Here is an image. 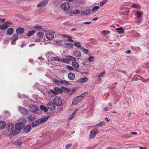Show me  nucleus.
<instances>
[{
	"label": "nucleus",
	"instance_id": "f257e3e1",
	"mask_svg": "<svg viewBox=\"0 0 149 149\" xmlns=\"http://www.w3.org/2000/svg\"><path fill=\"white\" fill-rule=\"evenodd\" d=\"M87 93V92L83 93L81 95L74 97L72 101V105H75L78 104L83 99Z\"/></svg>",
	"mask_w": 149,
	"mask_h": 149
},
{
	"label": "nucleus",
	"instance_id": "f03ea898",
	"mask_svg": "<svg viewBox=\"0 0 149 149\" xmlns=\"http://www.w3.org/2000/svg\"><path fill=\"white\" fill-rule=\"evenodd\" d=\"M24 126L19 123H17L15 125V130L12 132V134L14 135L17 134Z\"/></svg>",
	"mask_w": 149,
	"mask_h": 149
},
{
	"label": "nucleus",
	"instance_id": "7ed1b4c3",
	"mask_svg": "<svg viewBox=\"0 0 149 149\" xmlns=\"http://www.w3.org/2000/svg\"><path fill=\"white\" fill-rule=\"evenodd\" d=\"M143 15V13L142 12L138 10L136 11V18L137 19L136 23L137 24L140 23L142 20V17Z\"/></svg>",
	"mask_w": 149,
	"mask_h": 149
},
{
	"label": "nucleus",
	"instance_id": "20e7f679",
	"mask_svg": "<svg viewBox=\"0 0 149 149\" xmlns=\"http://www.w3.org/2000/svg\"><path fill=\"white\" fill-rule=\"evenodd\" d=\"M53 102L54 104L57 106H61L62 104V99L59 97H56L54 98Z\"/></svg>",
	"mask_w": 149,
	"mask_h": 149
},
{
	"label": "nucleus",
	"instance_id": "39448f33",
	"mask_svg": "<svg viewBox=\"0 0 149 149\" xmlns=\"http://www.w3.org/2000/svg\"><path fill=\"white\" fill-rule=\"evenodd\" d=\"M63 92L62 90L59 88L55 87L54 90H52L49 91L48 93H52L55 95H58L59 93H61Z\"/></svg>",
	"mask_w": 149,
	"mask_h": 149
},
{
	"label": "nucleus",
	"instance_id": "423d86ee",
	"mask_svg": "<svg viewBox=\"0 0 149 149\" xmlns=\"http://www.w3.org/2000/svg\"><path fill=\"white\" fill-rule=\"evenodd\" d=\"M30 110L36 114H40L41 113L40 111L38 110V108L35 105H31L30 106Z\"/></svg>",
	"mask_w": 149,
	"mask_h": 149
},
{
	"label": "nucleus",
	"instance_id": "0eeeda50",
	"mask_svg": "<svg viewBox=\"0 0 149 149\" xmlns=\"http://www.w3.org/2000/svg\"><path fill=\"white\" fill-rule=\"evenodd\" d=\"M99 133L98 129H95L92 130L90 131V133L89 135V138L92 139L94 138L95 135Z\"/></svg>",
	"mask_w": 149,
	"mask_h": 149
},
{
	"label": "nucleus",
	"instance_id": "6e6552de",
	"mask_svg": "<svg viewBox=\"0 0 149 149\" xmlns=\"http://www.w3.org/2000/svg\"><path fill=\"white\" fill-rule=\"evenodd\" d=\"M18 108L19 111L22 114L26 115L28 113L29 111L26 109L20 107H19Z\"/></svg>",
	"mask_w": 149,
	"mask_h": 149
},
{
	"label": "nucleus",
	"instance_id": "1a4fd4ad",
	"mask_svg": "<svg viewBox=\"0 0 149 149\" xmlns=\"http://www.w3.org/2000/svg\"><path fill=\"white\" fill-rule=\"evenodd\" d=\"M61 7L64 11H67L69 10L70 7L68 3L66 2H65L62 4Z\"/></svg>",
	"mask_w": 149,
	"mask_h": 149
},
{
	"label": "nucleus",
	"instance_id": "9d476101",
	"mask_svg": "<svg viewBox=\"0 0 149 149\" xmlns=\"http://www.w3.org/2000/svg\"><path fill=\"white\" fill-rule=\"evenodd\" d=\"M48 0H44L38 3L37 5L38 8H40L46 6L48 2Z\"/></svg>",
	"mask_w": 149,
	"mask_h": 149
},
{
	"label": "nucleus",
	"instance_id": "9b49d317",
	"mask_svg": "<svg viewBox=\"0 0 149 149\" xmlns=\"http://www.w3.org/2000/svg\"><path fill=\"white\" fill-rule=\"evenodd\" d=\"M72 53L73 56L77 58H79L81 56V53L79 50H74L73 51Z\"/></svg>",
	"mask_w": 149,
	"mask_h": 149
},
{
	"label": "nucleus",
	"instance_id": "f8f14e48",
	"mask_svg": "<svg viewBox=\"0 0 149 149\" xmlns=\"http://www.w3.org/2000/svg\"><path fill=\"white\" fill-rule=\"evenodd\" d=\"M79 110L78 109H75L74 110V112L70 114L69 116L68 120H72L73 118L75 116L76 114L77 113V111Z\"/></svg>",
	"mask_w": 149,
	"mask_h": 149
},
{
	"label": "nucleus",
	"instance_id": "ddd939ff",
	"mask_svg": "<svg viewBox=\"0 0 149 149\" xmlns=\"http://www.w3.org/2000/svg\"><path fill=\"white\" fill-rule=\"evenodd\" d=\"M14 127L15 126L12 123H9L7 125V129L9 132H12Z\"/></svg>",
	"mask_w": 149,
	"mask_h": 149
},
{
	"label": "nucleus",
	"instance_id": "4468645a",
	"mask_svg": "<svg viewBox=\"0 0 149 149\" xmlns=\"http://www.w3.org/2000/svg\"><path fill=\"white\" fill-rule=\"evenodd\" d=\"M47 106L49 109L52 110H54L55 109L56 106L52 102L49 103Z\"/></svg>",
	"mask_w": 149,
	"mask_h": 149
},
{
	"label": "nucleus",
	"instance_id": "2eb2a0df",
	"mask_svg": "<svg viewBox=\"0 0 149 149\" xmlns=\"http://www.w3.org/2000/svg\"><path fill=\"white\" fill-rule=\"evenodd\" d=\"M18 123H19L22 126H24L25 124L26 123V119L23 117H22L21 118L19 119L18 120Z\"/></svg>",
	"mask_w": 149,
	"mask_h": 149
},
{
	"label": "nucleus",
	"instance_id": "dca6fc26",
	"mask_svg": "<svg viewBox=\"0 0 149 149\" xmlns=\"http://www.w3.org/2000/svg\"><path fill=\"white\" fill-rule=\"evenodd\" d=\"M46 37L47 39L49 40H51L54 38V36L52 33H48L46 34Z\"/></svg>",
	"mask_w": 149,
	"mask_h": 149
},
{
	"label": "nucleus",
	"instance_id": "f3484780",
	"mask_svg": "<svg viewBox=\"0 0 149 149\" xmlns=\"http://www.w3.org/2000/svg\"><path fill=\"white\" fill-rule=\"evenodd\" d=\"M80 13V10H79L77 9H75L74 10H71L70 11V16H72V14H78Z\"/></svg>",
	"mask_w": 149,
	"mask_h": 149
},
{
	"label": "nucleus",
	"instance_id": "a211bd4d",
	"mask_svg": "<svg viewBox=\"0 0 149 149\" xmlns=\"http://www.w3.org/2000/svg\"><path fill=\"white\" fill-rule=\"evenodd\" d=\"M18 38V36L17 35L15 34L12 38V40L11 41V44L12 45H14L15 44V41Z\"/></svg>",
	"mask_w": 149,
	"mask_h": 149
},
{
	"label": "nucleus",
	"instance_id": "6ab92c4d",
	"mask_svg": "<svg viewBox=\"0 0 149 149\" xmlns=\"http://www.w3.org/2000/svg\"><path fill=\"white\" fill-rule=\"evenodd\" d=\"M40 124H41L39 119L36 120V121L32 123L31 126L33 127H34Z\"/></svg>",
	"mask_w": 149,
	"mask_h": 149
},
{
	"label": "nucleus",
	"instance_id": "aec40b11",
	"mask_svg": "<svg viewBox=\"0 0 149 149\" xmlns=\"http://www.w3.org/2000/svg\"><path fill=\"white\" fill-rule=\"evenodd\" d=\"M75 77V74L71 72L69 73L68 74V77L71 80H74Z\"/></svg>",
	"mask_w": 149,
	"mask_h": 149
},
{
	"label": "nucleus",
	"instance_id": "412c9836",
	"mask_svg": "<svg viewBox=\"0 0 149 149\" xmlns=\"http://www.w3.org/2000/svg\"><path fill=\"white\" fill-rule=\"evenodd\" d=\"M24 29L21 27L18 28L16 29V32L17 33L20 34H23L24 32Z\"/></svg>",
	"mask_w": 149,
	"mask_h": 149
},
{
	"label": "nucleus",
	"instance_id": "4be33fe9",
	"mask_svg": "<svg viewBox=\"0 0 149 149\" xmlns=\"http://www.w3.org/2000/svg\"><path fill=\"white\" fill-rule=\"evenodd\" d=\"M88 79L87 77H82L78 81L79 83H84L88 81Z\"/></svg>",
	"mask_w": 149,
	"mask_h": 149
},
{
	"label": "nucleus",
	"instance_id": "5701e85b",
	"mask_svg": "<svg viewBox=\"0 0 149 149\" xmlns=\"http://www.w3.org/2000/svg\"><path fill=\"white\" fill-rule=\"evenodd\" d=\"M14 32V29L12 28H9L6 31V33L9 35H12Z\"/></svg>",
	"mask_w": 149,
	"mask_h": 149
},
{
	"label": "nucleus",
	"instance_id": "b1692460",
	"mask_svg": "<svg viewBox=\"0 0 149 149\" xmlns=\"http://www.w3.org/2000/svg\"><path fill=\"white\" fill-rule=\"evenodd\" d=\"M36 118V116L34 114H29L28 116V118L30 121L33 120Z\"/></svg>",
	"mask_w": 149,
	"mask_h": 149
},
{
	"label": "nucleus",
	"instance_id": "393cba45",
	"mask_svg": "<svg viewBox=\"0 0 149 149\" xmlns=\"http://www.w3.org/2000/svg\"><path fill=\"white\" fill-rule=\"evenodd\" d=\"M31 129V126L30 125H27L23 129V131L24 132L27 133L30 131Z\"/></svg>",
	"mask_w": 149,
	"mask_h": 149
},
{
	"label": "nucleus",
	"instance_id": "a878e982",
	"mask_svg": "<svg viewBox=\"0 0 149 149\" xmlns=\"http://www.w3.org/2000/svg\"><path fill=\"white\" fill-rule=\"evenodd\" d=\"M49 116L45 117L42 119H40V122L41 124H42L45 122L49 119Z\"/></svg>",
	"mask_w": 149,
	"mask_h": 149
},
{
	"label": "nucleus",
	"instance_id": "bb28decb",
	"mask_svg": "<svg viewBox=\"0 0 149 149\" xmlns=\"http://www.w3.org/2000/svg\"><path fill=\"white\" fill-rule=\"evenodd\" d=\"M9 27V26L5 23L0 26V29L1 30H5L6 29Z\"/></svg>",
	"mask_w": 149,
	"mask_h": 149
},
{
	"label": "nucleus",
	"instance_id": "cd10ccee",
	"mask_svg": "<svg viewBox=\"0 0 149 149\" xmlns=\"http://www.w3.org/2000/svg\"><path fill=\"white\" fill-rule=\"evenodd\" d=\"M60 82L61 83V85L62 84L65 86H68L70 85L69 83L66 80H60Z\"/></svg>",
	"mask_w": 149,
	"mask_h": 149
},
{
	"label": "nucleus",
	"instance_id": "c85d7f7f",
	"mask_svg": "<svg viewBox=\"0 0 149 149\" xmlns=\"http://www.w3.org/2000/svg\"><path fill=\"white\" fill-rule=\"evenodd\" d=\"M131 7L132 8H135L136 9H140L141 8L139 4H136L134 3H132Z\"/></svg>",
	"mask_w": 149,
	"mask_h": 149
},
{
	"label": "nucleus",
	"instance_id": "c756f323",
	"mask_svg": "<svg viewBox=\"0 0 149 149\" xmlns=\"http://www.w3.org/2000/svg\"><path fill=\"white\" fill-rule=\"evenodd\" d=\"M115 29L117 31V32L119 34H122L124 32V31L122 27L116 28Z\"/></svg>",
	"mask_w": 149,
	"mask_h": 149
},
{
	"label": "nucleus",
	"instance_id": "7c9ffc66",
	"mask_svg": "<svg viewBox=\"0 0 149 149\" xmlns=\"http://www.w3.org/2000/svg\"><path fill=\"white\" fill-rule=\"evenodd\" d=\"M6 124L3 121H0V129H4L6 127Z\"/></svg>",
	"mask_w": 149,
	"mask_h": 149
},
{
	"label": "nucleus",
	"instance_id": "2f4dec72",
	"mask_svg": "<svg viewBox=\"0 0 149 149\" xmlns=\"http://www.w3.org/2000/svg\"><path fill=\"white\" fill-rule=\"evenodd\" d=\"M65 47L66 48H73V45L70 43H65L64 44Z\"/></svg>",
	"mask_w": 149,
	"mask_h": 149
},
{
	"label": "nucleus",
	"instance_id": "473e14b6",
	"mask_svg": "<svg viewBox=\"0 0 149 149\" xmlns=\"http://www.w3.org/2000/svg\"><path fill=\"white\" fill-rule=\"evenodd\" d=\"M38 37L40 39H42L44 36V33L42 32H38L37 34Z\"/></svg>",
	"mask_w": 149,
	"mask_h": 149
},
{
	"label": "nucleus",
	"instance_id": "72a5a7b5",
	"mask_svg": "<svg viewBox=\"0 0 149 149\" xmlns=\"http://www.w3.org/2000/svg\"><path fill=\"white\" fill-rule=\"evenodd\" d=\"M66 58L69 61H74L76 60V59L75 58L69 55L67 56L66 57Z\"/></svg>",
	"mask_w": 149,
	"mask_h": 149
},
{
	"label": "nucleus",
	"instance_id": "f704fd0d",
	"mask_svg": "<svg viewBox=\"0 0 149 149\" xmlns=\"http://www.w3.org/2000/svg\"><path fill=\"white\" fill-rule=\"evenodd\" d=\"M81 13L83 15H89L91 13L90 10H86L85 11H82L81 12Z\"/></svg>",
	"mask_w": 149,
	"mask_h": 149
},
{
	"label": "nucleus",
	"instance_id": "c9c22d12",
	"mask_svg": "<svg viewBox=\"0 0 149 149\" xmlns=\"http://www.w3.org/2000/svg\"><path fill=\"white\" fill-rule=\"evenodd\" d=\"M72 65L76 68H78L79 67V65L77 62L75 61L72 62Z\"/></svg>",
	"mask_w": 149,
	"mask_h": 149
},
{
	"label": "nucleus",
	"instance_id": "e433bc0d",
	"mask_svg": "<svg viewBox=\"0 0 149 149\" xmlns=\"http://www.w3.org/2000/svg\"><path fill=\"white\" fill-rule=\"evenodd\" d=\"M52 61H61V59L57 56L52 57Z\"/></svg>",
	"mask_w": 149,
	"mask_h": 149
},
{
	"label": "nucleus",
	"instance_id": "4c0bfd02",
	"mask_svg": "<svg viewBox=\"0 0 149 149\" xmlns=\"http://www.w3.org/2000/svg\"><path fill=\"white\" fill-rule=\"evenodd\" d=\"M35 32V31L33 30L31 31H29L28 33L26 34V35L27 36H31Z\"/></svg>",
	"mask_w": 149,
	"mask_h": 149
},
{
	"label": "nucleus",
	"instance_id": "58836bf2",
	"mask_svg": "<svg viewBox=\"0 0 149 149\" xmlns=\"http://www.w3.org/2000/svg\"><path fill=\"white\" fill-rule=\"evenodd\" d=\"M40 108L41 110L44 111L45 112H47L48 110L47 108L43 105H41L40 106Z\"/></svg>",
	"mask_w": 149,
	"mask_h": 149
},
{
	"label": "nucleus",
	"instance_id": "ea45409f",
	"mask_svg": "<svg viewBox=\"0 0 149 149\" xmlns=\"http://www.w3.org/2000/svg\"><path fill=\"white\" fill-rule=\"evenodd\" d=\"M74 45L78 47H81V43L80 42H75L74 43Z\"/></svg>",
	"mask_w": 149,
	"mask_h": 149
},
{
	"label": "nucleus",
	"instance_id": "a19ab883",
	"mask_svg": "<svg viewBox=\"0 0 149 149\" xmlns=\"http://www.w3.org/2000/svg\"><path fill=\"white\" fill-rule=\"evenodd\" d=\"M99 8L100 7L99 6H94L92 9V12H95L99 9Z\"/></svg>",
	"mask_w": 149,
	"mask_h": 149
},
{
	"label": "nucleus",
	"instance_id": "79ce46f5",
	"mask_svg": "<svg viewBox=\"0 0 149 149\" xmlns=\"http://www.w3.org/2000/svg\"><path fill=\"white\" fill-rule=\"evenodd\" d=\"M81 49L83 50L82 52H84L85 54H87L89 52L88 49L85 48L84 47H81Z\"/></svg>",
	"mask_w": 149,
	"mask_h": 149
},
{
	"label": "nucleus",
	"instance_id": "37998d69",
	"mask_svg": "<svg viewBox=\"0 0 149 149\" xmlns=\"http://www.w3.org/2000/svg\"><path fill=\"white\" fill-rule=\"evenodd\" d=\"M105 123L104 122H100V123L96 125L95 126H99L100 127H102L104 124Z\"/></svg>",
	"mask_w": 149,
	"mask_h": 149
},
{
	"label": "nucleus",
	"instance_id": "c03bdc74",
	"mask_svg": "<svg viewBox=\"0 0 149 149\" xmlns=\"http://www.w3.org/2000/svg\"><path fill=\"white\" fill-rule=\"evenodd\" d=\"M95 58L93 56H90L88 58V60L90 62H92L94 61Z\"/></svg>",
	"mask_w": 149,
	"mask_h": 149
},
{
	"label": "nucleus",
	"instance_id": "a18cd8bd",
	"mask_svg": "<svg viewBox=\"0 0 149 149\" xmlns=\"http://www.w3.org/2000/svg\"><path fill=\"white\" fill-rule=\"evenodd\" d=\"M53 81L54 82L58 85H61V83L60 82V81H58L56 79H54L53 80Z\"/></svg>",
	"mask_w": 149,
	"mask_h": 149
},
{
	"label": "nucleus",
	"instance_id": "49530a36",
	"mask_svg": "<svg viewBox=\"0 0 149 149\" xmlns=\"http://www.w3.org/2000/svg\"><path fill=\"white\" fill-rule=\"evenodd\" d=\"M105 74V72L104 71L98 76V77L99 78L100 80H101V79H100V78L101 77H103L104 75Z\"/></svg>",
	"mask_w": 149,
	"mask_h": 149
},
{
	"label": "nucleus",
	"instance_id": "de8ad7c7",
	"mask_svg": "<svg viewBox=\"0 0 149 149\" xmlns=\"http://www.w3.org/2000/svg\"><path fill=\"white\" fill-rule=\"evenodd\" d=\"M52 54V52H48L46 54V57L47 58H50L51 57V55Z\"/></svg>",
	"mask_w": 149,
	"mask_h": 149
},
{
	"label": "nucleus",
	"instance_id": "09e8293b",
	"mask_svg": "<svg viewBox=\"0 0 149 149\" xmlns=\"http://www.w3.org/2000/svg\"><path fill=\"white\" fill-rule=\"evenodd\" d=\"M108 0H103V1H101L100 3V6H103L105 3L107 2Z\"/></svg>",
	"mask_w": 149,
	"mask_h": 149
},
{
	"label": "nucleus",
	"instance_id": "8fccbe9b",
	"mask_svg": "<svg viewBox=\"0 0 149 149\" xmlns=\"http://www.w3.org/2000/svg\"><path fill=\"white\" fill-rule=\"evenodd\" d=\"M34 29H36L40 30L42 29V27L40 26H36L34 27Z\"/></svg>",
	"mask_w": 149,
	"mask_h": 149
},
{
	"label": "nucleus",
	"instance_id": "3c124183",
	"mask_svg": "<svg viewBox=\"0 0 149 149\" xmlns=\"http://www.w3.org/2000/svg\"><path fill=\"white\" fill-rule=\"evenodd\" d=\"M62 40H58L56 41H55L54 42V44H59L61 43H62Z\"/></svg>",
	"mask_w": 149,
	"mask_h": 149
},
{
	"label": "nucleus",
	"instance_id": "603ef678",
	"mask_svg": "<svg viewBox=\"0 0 149 149\" xmlns=\"http://www.w3.org/2000/svg\"><path fill=\"white\" fill-rule=\"evenodd\" d=\"M66 68L67 69L71 71H72L74 70V68L71 66L70 65H67L66 66Z\"/></svg>",
	"mask_w": 149,
	"mask_h": 149
},
{
	"label": "nucleus",
	"instance_id": "864d4df0",
	"mask_svg": "<svg viewBox=\"0 0 149 149\" xmlns=\"http://www.w3.org/2000/svg\"><path fill=\"white\" fill-rule=\"evenodd\" d=\"M33 98L36 100H38V99L39 98L38 95L36 94L33 95Z\"/></svg>",
	"mask_w": 149,
	"mask_h": 149
},
{
	"label": "nucleus",
	"instance_id": "5fc2aeb1",
	"mask_svg": "<svg viewBox=\"0 0 149 149\" xmlns=\"http://www.w3.org/2000/svg\"><path fill=\"white\" fill-rule=\"evenodd\" d=\"M102 33L104 35H106L109 33L110 31H102Z\"/></svg>",
	"mask_w": 149,
	"mask_h": 149
},
{
	"label": "nucleus",
	"instance_id": "6e6d98bb",
	"mask_svg": "<svg viewBox=\"0 0 149 149\" xmlns=\"http://www.w3.org/2000/svg\"><path fill=\"white\" fill-rule=\"evenodd\" d=\"M72 144V143H70L67 144L65 146L66 149H69L71 146Z\"/></svg>",
	"mask_w": 149,
	"mask_h": 149
},
{
	"label": "nucleus",
	"instance_id": "4d7b16f0",
	"mask_svg": "<svg viewBox=\"0 0 149 149\" xmlns=\"http://www.w3.org/2000/svg\"><path fill=\"white\" fill-rule=\"evenodd\" d=\"M67 38H68V41L70 42H74L73 40H72V38L71 36H68L67 37Z\"/></svg>",
	"mask_w": 149,
	"mask_h": 149
},
{
	"label": "nucleus",
	"instance_id": "13d9d810",
	"mask_svg": "<svg viewBox=\"0 0 149 149\" xmlns=\"http://www.w3.org/2000/svg\"><path fill=\"white\" fill-rule=\"evenodd\" d=\"M61 61L64 63H66L67 61V60L63 58L61 59Z\"/></svg>",
	"mask_w": 149,
	"mask_h": 149
},
{
	"label": "nucleus",
	"instance_id": "bf43d9fd",
	"mask_svg": "<svg viewBox=\"0 0 149 149\" xmlns=\"http://www.w3.org/2000/svg\"><path fill=\"white\" fill-rule=\"evenodd\" d=\"M22 144V143L21 142H17V145L19 146H20Z\"/></svg>",
	"mask_w": 149,
	"mask_h": 149
},
{
	"label": "nucleus",
	"instance_id": "052dcab7",
	"mask_svg": "<svg viewBox=\"0 0 149 149\" xmlns=\"http://www.w3.org/2000/svg\"><path fill=\"white\" fill-rule=\"evenodd\" d=\"M12 22L10 21H7L5 23L6 24H7V25L9 24H12Z\"/></svg>",
	"mask_w": 149,
	"mask_h": 149
},
{
	"label": "nucleus",
	"instance_id": "680f3d73",
	"mask_svg": "<svg viewBox=\"0 0 149 149\" xmlns=\"http://www.w3.org/2000/svg\"><path fill=\"white\" fill-rule=\"evenodd\" d=\"M77 29L76 28H73L71 30V31L72 32L73 31H76L77 30Z\"/></svg>",
	"mask_w": 149,
	"mask_h": 149
},
{
	"label": "nucleus",
	"instance_id": "e2e57ef3",
	"mask_svg": "<svg viewBox=\"0 0 149 149\" xmlns=\"http://www.w3.org/2000/svg\"><path fill=\"white\" fill-rule=\"evenodd\" d=\"M131 52V51L130 50H128L126 51V53L127 54H130Z\"/></svg>",
	"mask_w": 149,
	"mask_h": 149
},
{
	"label": "nucleus",
	"instance_id": "0e129e2a",
	"mask_svg": "<svg viewBox=\"0 0 149 149\" xmlns=\"http://www.w3.org/2000/svg\"><path fill=\"white\" fill-rule=\"evenodd\" d=\"M91 22H84L83 23L85 24H91Z\"/></svg>",
	"mask_w": 149,
	"mask_h": 149
},
{
	"label": "nucleus",
	"instance_id": "69168bd1",
	"mask_svg": "<svg viewBox=\"0 0 149 149\" xmlns=\"http://www.w3.org/2000/svg\"><path fill=\"white\" fill-rule=\"evenodd\" d=\"M75 91H76V89L75 88H73L72 89V90H71V91L72 92H74Z\"/></svg>",
	"mask_w": 149,
	"mask_h": 149
},
{
	"label": "nucleus",
	"instance_id": "338daca9",
	"mask_svg": "<svg viewBox=\"0 0 149 149\" xmlns=\"http://www.w3.org/2000/svg\"><path fill=\"white\" fill-rule=\"evenodd\" d=\"M105 120L107 122H109L110 120V119H109L107 117L105 118Z\"/></svg>",
	"mask_w": 149,
	"mask_h": 149
},
{
	"label": "nucleus",
	"instance_id": "774afa93",
	"mask_svg": "<svg viewBox=\"0 0 149 149\" xmlns=\"http://www.w3.org/2000/svg\"><path fill=\"white\" fill-rule=\"evenodd\" d=\"M139 148L140 149H147L146 147H140Z\"/></svg>",
	"mask_w": 149,
	"mask_h": 149
}]
</instances>
